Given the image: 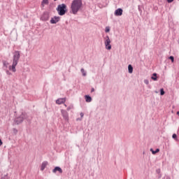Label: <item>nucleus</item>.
Wrapping results in <instances>:
<instances>
[{
  "label": "nucleus",
  "mask_w": 179,
  "mask_h": 179,
  "mask_svg": "<svg viewBox=\"0 0 179 179\" xmlns=\"http://www.w3.org/2000/svg\"><path fill=\"white\" fill-rule=\"evenodd\" d=\"M0 146H2V140L0 139Z\"/></svg>",
  "instance_id": "nucleus-29"
},
{
  "label": "nucleus",
  "mask_w": 179,
  "mask_h": 179,
  "mask_svg": "<svg viewBox=\"0 0 179 179\" xmlns=\"http://www.w3.org/2000/svg\"><path fill=\"white\" fill-rule=\"evenodd\" d=\"M61 113L64 120H65L66 121H68V120H69V115H68V112H66V110L64 109H62Z\"/></svg>",
  "instance_id": "nucleus-6"
},
{
  "label": "nucleus",
  "mask_w": 179,
  "mask_h": 179,
  "mask_svg": "<svg viewBox=\"0 0 179 179\" xmlns=\"http://www.w3.org/2000/svg\"><path fill=\"white\" fill-rule=\"evenodd\" d=\"M50 19V15H48V13H44L42 16L41 17V20H42L43 22H47Z\"/></svg>",
  "instance_id": "nucleus-8"
},
{
  "label": "nucleus",
  "mask_w": 179,
  "mask_h": 179,
  "mask_svg": "<svg viewBox=\"0 0 179 179\" xmlns=\"http://www.w3.org/2000/svg\"><path fill=\"white\" fill-rule=\"evenodd\" d=\"M80 72L81 73H83V76H86V75H87V73H86V71H85V69H81Z\"/></svg>",
  "instance_id": "nucleus-19"
},
{
  "label": "nucleus",
  "mask_w": 179,
  "mask_h": 179,
  "mask_svg": "<svg viewBox=\"0 0 179 179\" xmlns=\"http://www.w3.org/2000/svg\"><path fill=\"white\" fill-rule=\"evenodd\" d=\"M173 139H177V134H173L172 136Z\"/></svg>",
  "instance_id": "nucleus-25"
},
{
  "label": "nucleus",
  "mask_w": 179,
  "mask_h": 179,
  "mask_svg": "<svg viewBox=\"0 0 179 179\" xmlns=\"http://www.w3.org/2000/svg\"><path fill=\"white\" fill-rule=\"evenodd\" d=\"M105 31H106V33L110 32V27H106L105 29Z\"/></svg>",
  "instance_id": "nucleus-22"
},
{
  "label": "nucleus",
  "mask_w": 179,
  "mask_h": 179,
  "mask_svg": "<svg viewBox=\"0 0 179 179\" xmlns=\"http://www.w3.org/2000/svg\"><path fill=\"white\" fill-rule=\"evenodd\" d=\"M82 0H73L71 3V9L73 15H76L82 8Z\"/></svg>",
  "instance_id": "nucleus-2"
},
{
  "label": "nucleus",
  "mask_w": 179,
  "mask_h": 179,
  "mask_svg": "<svg viewBox=\"0 0 179 179\" xmlns=\"http://www.w3.org/2000/svg\"><path fill=\"white\" fill-rule=\"evenodd\" d=\"M57 10L59 16H64L66 13V5L64 3L59 4L57 8Z\"/></svg>",
  "instance_id": "nucleus-3"
},
{
  "label": "nucleus",
  "mask_w": 179,
  "mask_h": 179,
  "mask_svg": "<svg viewBox=\"0 0 179 179\" xmlns=\"http://www.w3.org/2000/svg\"><path fill=\"white\" fill-rule=\"evenodd\" d=\"M55 1H57V0H55Z\"/></svg>",
  "instance_id": "nucleus-35"
},
{
  "label": "nucleus",
  "mask_w": 179,
  "mask_h": 179,
  "mask_svg": "<svg viewBox=\"0 0 179 179\" xmlns=\"http://www.w3.org/2000/svg\"><path fill=\"white\" fill-rule=\"evenodd\" d=\"M48 165V162H43L41 164V171H44L45 167H47Z\"/></svg>",
  "instance_id": "nucleus-12"
},
{
  "label": "nucleus",
  "mask_w": 179,
  "mask_h": 179,
  "mask_svg": "<svg viewBox=\"0 0 179 179\" xmlns=\"http://www.w3.org/2000/svg\"><path fill=\"white\" fill-rule=\"evenodd\" d=\"M85 99L86 103H92V96L89 95H85Z\"/></svg>",
  "instance_id": "nucleus-13"
},
{
  "label": "nucleus",
  "mask_w": 179,
  "mask_h": 179,
  "mask_svg": "<svg viewBox=\"0 0 179 179\" xmlns=\"http://www.w3.org/2000/svg\"><path fill=\"white\" fill-rule=\"evenodd\" d=\"M157 173H160V169L157 170Z\"/></svg>",
  "instance_id": "nucleus-32"
},
{
  "label": "nucleus",
  "mask_w": 179,
  "mask_h": 179,
  "mask_svg": "<svg viewBox=\"0 0 179 179\" xmlns=\"http://www.w3.org/2000/svg\"><path fill=\"white\" fill-rule=\"evenodd\" d=\"M150 152H152V155H156V153H159L160 150L159 148L156 149V150H153L152 148L150 149Z\"/></svg>",
  "instance_id": "nucleus-18"
},
{
  "label": "nucleus",
  "mask_w": 179,
  "mask_h": 179,
  "mask_svg": "<svg viewBox=\"0 0 179 179\" xmlns=\"http://www.w3.org/2000/svg\"><path fill=\"white\" fill-rule=\"evenodd\" d=\"M60 19L61 18L59 17H57V16L52 17L50 20L51 24H57V23L59 22Z\"/></svg>",
  "instance_id": "nucleus-7"
},
{
  "label": "nucleus",
  "mask_w": 179,
  "mask_h": 179,
  "mask_svg": "<svg viewBox=\"0 0 179 179\" xmlns=\"http://www.w3.org/2000/svg\"><path fill=\"white\" fill-rule=\"evenodd\" d=\"M80 115L81 118H80V119L77 118V121H79V120H80V121H82V119L83 118L85 114L81 112V113H80Z\"/></svg>",
  "instance_id": "nucleus-20"
},
{
  "label": "nucleus",
  "mask_w": 179,
  "mask_h": 179,
  "mask_svg": "<svg viewBox=\"0 0 179 179\" xmlns=\"http://www.w3.org/2000/svg\"><path fill=\"white\" fill-rule=\"evenodd\" d=\"M65 101H66V98H60L56 100V104H59V105L64 104Z\"/></svg>",
  "instance_id": "nucleus-9"
},
{
  "label": "nucleus",
  "mask_w": 179,
  "mask_h": 179,
  "mask_svg": "<svg viewBox=\"0 0 179 179\" xmlns=\"http://www.w3.org/2000/svg\"><path fill=\"white\" fill-rule=\"evenodd\" d=\"M151 79L156 82L157 80V73H154L152 76H151Z\"/></svg>",
  "instance_id": "nucleus-14"
},
{
  "label": "nucleus",
  "mask_w": 179,
  "mask_h": 179,
  "mask_svg": "<svg viewBox=\"0 0 179 179\" xmlns=\"http://www.w3.org/2000/svg\"><path fill=\"white\" fill-rule=\"evenodd\" d=\"M6 73L7 75H12V73H10V71H9L8 70H6Z\"/></svg>",
  "instance_id": "nucleus-27"
},
{
  "label": "nucleus",
  "mask_w": 179,
  "mask_h": 179,
  "mask_svg": "<svg viewBox=\"0 0 179 179\" xmlns=\"http://www.w3.org/2000/svg\"><path fill=\"white\" fill-rule=\"evenodd\" d=\"M177 115H179V111L177 112Z\"/></svg>",
  "instance_id": "nucleus-33"
},
{
  "label": "nucleus",
  "mask_w": 179,
  "mask_h": 179,
  "mask_svg": "<svg viewBox=\"0 0 179 179\" xmlns=\"http://www.w3.org/2000/svg\"><path fill=\"white\" fill-rule=\"evenodd\" d=\"M1 179H9V177H8V175H6L1 178Z\"/></svg>",
  "instance_id": "nucleus-26"
},
{
  "label": "nucleus",
  "mask_w": 179,
  "mask_h": 179,
  "mask_svg": "<svg viewBox=\"0 0 179 179\" xmlns=\"http://www.w3.org/2000/svg\"><path fill=\"white\" fill-rule=\"evenodd\" d=\"M69 110H71V107L67 108V111H69Z\"/></svg>",
  "instance_id": "nucleus-31"
},
{
  "label": "nucleus",
  "mask_w": 179,
  "mask_h": 179,
  "mask_svg": "<svg viewBox=\"0 0 179 179\" xmlns=\"http://www.w3.org/2000/svg\"><path fill=\"white\" fill-rule=\"evenodd\" d=\"M64 106L66 107V104H64Z\"/></svg>",
  "instance_id": "nucleus-34"
},
{
  "label": "nucleus",
  "mask_w": 179,
  "mask_h": 179,
  "mask_svg": "<svg viewBox=\"0 0 179 179\" xmlns=\"http://www.w3.org/2000/svg\"><path fill=\"white\" fill-rule=\"evenodd\" d=\"M19 59H20V52L16 50L13 53V64L8 66L9 71L12 72H16V66L19 64Z\"/></svg>",
  "instance_id": "nucleus-1"
},
{
  "label": "nucleus",
  "mask_w": 179,
  "mask_h": 179,
  "mask_svg": "<svg viewBox=\"0 0 179 179\" xmlns=\"http://www.w3.org/2000/svg\"><path fill=\"white\" fill-rule=\"evenodd\" d=\"M164 90H163V88H162L161 90H160V94H161V96H164Z\"/></svg>",
  "instance_id": "nucleus-21"
},
{
  "label": "nucleus",
  "mask_w": 179,
  "mask_h": 179,
  "mask_svg": "<svg viewBox=\"0 0 179 179\" xmlns=\"http://www.w3.org/2000/svg\"><path fill=\"white\" fill-rule=\"evenodd\" d=\"M104 44L106 50H111V40L110 39V36H106L104 38Z\"/></svg>",
  "instance_id": "nucleus-5"
},
{
  "label": "nucleus",
  "mask_w": 179,
  "mask_h": 179,
  "mask_svg": "<svg viewBox=\"0 0 179 179\" xmlns=\"http://www.w3.org/2000/svg\"><path fill=\"white\" fill-rule=\"evenodd\" d=\"M57 171H59L60 173V174H62V169H61V167L59 166H56L53 170H52V173H57Z\"/></svg>",
  "instance_id": "nucleus-11"
},
{
  "label": "nucleus",
  "mask_w": 179,
  "mask_h": 179,
  "mask_svg": "<svg viewBox=\"0 0 179 179\" xmlns=\"http://www.w3.org/2000/svg\"><path fill=\"white\" fill-rule=\"evenodd\" d=\"M169 59L171 60V62H174V57L170 56V57H169Z\"/></svg>",
  "instance_id": "nucleus-23"
},
{
  "label": "nucleus",
  "mask_w": 179,
  "mask_h": 179,
  "mask_svg": "<svg viewBox=\"0 0 179 179\" xmlns=\"http://www.w3.org/2000/svg\"><path fill=\"white\" fill-rule=\"evenodd\" d=\"M173 1H174V0H167V2H168L169 3H171V2H173Z\"/></svg>",
  "instance_id": "nucleus-28"
},
{
  "label": "nucleus",
  "mask_w": 179,
  "mask_h": 179,
  "mask_svg": "<svg viewBox=\"0 0 179 179\" xmlns=\"http://www.w3.org/2000/svg\"><path fill=\"white\" fill-rule=\"evenodd\" d=\"M93 92H94V88H92L91 90V92L93 93Z\"/></svg>",
  "instance_id": "nucleus-30"
},
{
  "label": "nucleus",
  "mask_w": 179,
  "mask_h": 179,
  "mask_svg": "<svg viewBox=\"0 0 179 179\" xmlns=\"http://www.w3.org/2000/svg\"><path fill=\"white\" fill-rule=\"evenodd\" d=\"M49 2L48 0H43L41 2V6H43V8H44L45 5H48Z\"/></svg>",
  "instance_id": "nucleus-17"
},
{
  "label": "nucleus",
  "mask_w": 179,
  "mask_h": 179,
  "mask_svg": "<svg viewBox=\"0 0 179 179\" xmlns=\"http://www.w3.org/2000/svg\"><path fill=\"white\" fill-rule=\"evenodd\" d=\"M128 71L129 73H132V72H134V67H132V65L129 64L128 66Z\"/></svg>",
  "instance_id": "nucleus-16"
},
{
  "label": "nucleus",
  "mask_w": 179,
  "mask_h": 179,
  "mask_svg": "<svg viewBox=\"0 0 179 179\" xmlns=\"http://www.w3.org/2000/svg\"><path fill=\"white\" fill-rule=\"evenodd\" d=\"M144 83L145 85H149V80H148V79L144 80Z\"/></svg>",
  "instance_id": "nucleus-24"
},
{
  "label": "nucleus",
  "mask_w": 179,
  "mask_h": 179,
  "mask_svg": "<svg viewBox=\"0 0 179 179\" xmlns=\"http://www.w3.org/2000/svg\"><path fill=\"white\" fill-rule=\"evenodd\" d=\"M3 65L5 69H8V66H9V62L6 61H3Z\"/></svg>",
  "instance_id": "nucleus-15"
},
{
  "label": "nucleus",
  "mask_w": 179,
  "mask_h": 179,
  "mask_svg": "<svg viewBox=\"0 0 179 179\" xmlns=\"http://www.w3.org/2000/svg\"><path fill=\"white\" fill-rule=\"evenodd\" d=\"M26 118H27V114H26L25 113H22L20 115V116L15 118V124L19 125V124H22V122L24 121V120H26Z\"/></svg>",
  "instance_id": "nucleus-4"
},
{
  "label": "nucleus",
  "mask_w": 179,
  "mask_h": 179,
  "mask_svg": "<svg viewBox=\"0 0 179 179\" xmlns=\"http://www.w3.org/2000/svg\"><path fill=\"white\" fill-rule=\"evenodd\" d=\"M122 8H117L115 11V16H122Z\"/></svg>",
  "instance_id": "nucleus-10"
}]
</instances>
